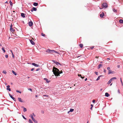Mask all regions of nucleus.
I'll return each instance as SVG.
<instances>
[{
  "label": "nucleus",
  "mask_w": 123,
  "mask_h": 123,
  "mask_svg": "<svg viewBox=\"0 0 123 123\" xmlns=\"http://www.w3.org/2000/svg\"><path fill=\"white\" fill-rule=\"evenodd\" d=\"M52 71L55 75L57 76H59L60 74L62 73V71H60L58 69L54 67H53Z\"/></svg>",
  "instance_id": "nucleus-1"
},
{
  "label": "nucleus",
  "mask_w": 123,
  "mask_h": 123,
  "mask_svg": "<svg viewBox=\"0 0 123 123\" xmlns=\"http://www.w3.org/2000/svg\"><path fill=\"white\" fill-rule=\"evenodd\" d=\"M107 3L105 2L103 3L102 4V8L99 7V8L102 9L103 8H107Z\"/></svg>",
  "instance_id": "nucleus-2"
},
{
  "label": "nucleus",
  "mask_w": 123,
  "mask_h": 123,
  "mask_svg": "<svg viewBox=\"0 0 123 123\" xmlns=\"http://www.w3.org/2000/svg\"><path fill=\"white\" fill-rule=\"evenodd\" d=\"M46 52L50 53L54 52L57 53H58L56 51H55L54 50H50V49H48L47 50H46Z\"/></svg>",
  "instance_id": "nucleus-3"
},
{
  "label": "nucleus",
  "mask_w": 123,
  "mask_h": 123,
  "mask_svg": "<svg viewBox=\"0 0 123 123\" xmlns=\"http://www.w3.org/2000/svg\"><path fill=\"white\" fill-rule=\"evenodd\" d=\"M117 79L116 77H113L111 78L108 82V84H109L111 83L112 80H114V79Z\"/></svg>",
  "instance_id": "nucleus-4"
},
{
  "label": "nucleus",
  "mask_w": 123,
  "mask_h": 123,
  "mask_svg": "<svg viewBox=\"0 0 123 123\" xmlns=\"http://www.w3.org/2000/svg\"><path fill=\"white\" fill-rule=\"evenodd\" d=\"M9 95L10 97L12 98L14 101H15L16 100V99L13 97H12V95L10 94H9Z\"/></svg>",
  "instance_id": "nucleus-5"
},
{
  "label": "nucleus",
  "mask_w": 123,
  "mask_h": 123,
  "mask_svg": "<svg viewBox=\"0 0 123 123\" xmlns=\"http://www.w3.org/2000/svg\"><path fill=\"white\" fill-rule=\"evenodd\" d=\"M10 29L12 33H13L14 32V30L12 28V25H11L10 27Z\"/></svg>",
  "instance_id": "nucleus-6"
},
{
  "label": "nucleus",
  "mask_w": 123,
  "mask_h": 123,
  "mask_svg": "<svg viewBox=\"0 0 123 123\" xmlns=\"http://www.w3.org/2000/svg\"><path fill=\"white\" fill-rule=\"evenodd\" d=\"M28 24L29 26H32L33 25V23L32 21L29 22Z\"/></svg>",
  "instance_id": "nucleus-7"
},
{
  "label": "nucleus",
  "mask_w": 123,
  "mask_h": 123,
  "mask_svg": "<svg viewBox=\"0 0 123 123\" xmlns=\"http://www.w3.org/2000/svg\"><path fill=\"white\" fill-rule=\"evenodd\" d=\"M10 86L9 85L7 86L6 89L8 90L9 91H11V89L10 88Z\"/></svg>",
  "instance_id": "nucleus-8"
},
{
  "label": "nucleus",
  "mask_w": 123,
  "mask_h": 123,
  "mask_svg": "<svg viewBox=\"0 0 123 123\" xmlns=\"http://www.w3.org/2000/svg\"><path fill=\"white\" fill-rule=\"evenodd\" d=\"M32 65L37 67H38L39 66L37 64H36L34 63H32Z\"/></svg>",
  "instance_id": "nucleus-9"
},
{
  "label": "nucleus",
  "mask_w": 123,
  "mask_h": 123,
  "mask_svg": "<svg viewBox=\"0 0 123 123\" xmlns=\"http://www.w3.org/2000/svg\"><path fill=\"white\" fill-rule=\"evenodd\" d=\"M37 10V9L36 8H35L34 7H32V9L31 10V11L32 12H33V11H36Z\"/></svg>",
  "instance_id": "nucleus-10"
},
{
  "label": "nucleus",
  "mask_w": 123,
  "mask_h": 123,
  "mask_svg": "<svg viewBox=\"0 0 123 123\" xmlns=\"http://www.w3.org/2000/svg\"><path fill=\"white\" fill-rule=\"evenodd\" d=\"M30 41L32 44L33 45L35 44V43L32 41V39L30 40Z\"/></svg>",
  "instance_id": "nucleus-11"
},
{
  "label": "nucleus",
  "mask_w": 123,
  "mask_h": 123,
  "mask_svg": "<svg viewBox=\"0 0 123 123\" xmlns=\"http://www.w3.org/2000/svg\"><path fill=\"white\" fill-rule=\"evenodd\" d=\"M104 16V13L102 12V13L100 14V16L101 17L103 18V17Z\"/></svg>",
  "instance_id": "nucleus-12"
},
{
  "label": "nucleus",
  "mask_w": 123,
  "mask_h": 123,
  "mask_svg": "<svg viewBox=\"0 0 123 123\" xmlns=\"http://www.w3.org/2000/svg\"><path fill=\"white\" fill-rule=\"evenodd\" d=\"M113 72L112 71V70H110L109 71L108 74H113Z\"/></svg>",
  "instance_id": "nucleus-13"
},
{
  "label": "nucleus",
  "mask_w": 123,
  "mask_h": 123,
  "mask_svg": "<svg viewBox=\"0 0 123 123\" xmlns=\"http://www.w3.org/2000/svg\"><path fill=\"white\" fill-rule=\"evenodd\" d=\"M105 96L107 97H108L110 96V94H109L108 93L106 92L105 94Z\"/></svg>",
  "instance_id": "nucleus-14"
},
{
  "label": "nucleus",
  "mask_w": 123,
  "mask_h": 123,
  "mask_svg": "<svg viewBox=\"0 0 123 123\" xmlns=\"http://www.w3.org/2000/svg\"><path fill=\"white\" fill-rule=\"evenodd\" d=\"M18 100L19 102H23L21 100V98H18Z\"/></svg>",
  "instance_id": "nucleus-15"
},
{
  "label": "nucleus",
  "mask_w": 123,
  "mask_h": 123,
  "mask_svg": "<svg viewBox=\"0 0 123 123\" xmlns=\"http://www.w3.org/2000/svg\"><path fill=\"white\" fill-rule=\"evenodd\" d=\"M33 5L34 6H36L38 5V4L37 3L35 2L34 3Z\"/></svg>",
  "instance_id": "nucleus-16"
},
{
  "label": "nucleus",
  "mask_w": 123,
  "mask_h": 123,
  "mask_svg": "<svg viewBox=\"0 0 123 123\" xmlns=\"http://www.w3.org/2000/svg\"><path fill=\"white\" fill-rule=\"evenodd\" d=\"M21 16H22L23 18H25V14L24 13H21Z\"/></svg>",
  "instance_id": "nucleus-17"
},
{
  "label": "nucleus",
  "mask_w": 123,
  "mask_h": 123,
  "mask_svg": "<svg viewBox=\"0 0 123 123\" xmlns=\"http://www.w3.org/2000/svg\"><path fill=\"white\" fill-rule=\"evenodd\" d=\"M44 79L45 80H46V82L47 83H49V82H50V81L48 80V79H47L46 78H44Z\"/></svg>",
  "instance_id": "nucleus-18"
},
{
  "label": "nucleus",
  "mask_w": 123,
  "mask_h": 123,
  "mask_svg": "<svg viewBox=\"0 0 123 123\" xmlns=\"http://www.w3.org/2000/svg\"><path fill=\"white\" fill-rule=\"evenodd\" d=\"M22 107L23 108H24L23 111L24 112H25L27 111V110L26 108H25L23 107Z\"/></svg>",
  "instance_id": "nucleus-19"
},
{
  "label": "nucleus",
  "mask_w": 123,
  "mask_h": 123,
  "mask_svg": "<svg viewBox=\"0 0 123 123\" xmlns=\"http://www.w3.org/2000/svg\"><path fill=\"white\" fill-rule=\"evenodd\" d=\"M119 22L120 23H123V20L122 19H120L119 20Z\"/></svg>",
  "instance_id": "nucleus-20"
},
{
  "label": "nucleus",
  "mask_w": 123,
  "mask_h": 123,
  "mask_svg": "<svg viewBox=\"0 0 123 123\" xmlns=\"http://www.w3.org/2000/svg\"><path fill=\"white\" fill-rule=\"evenodd\" d=\"M33 121L35 123H37V121L34 118L32 119Z\"/></svg>",
  "instance_id": "nucleus-21"
},
{
  "label": "nucleus",
  "mask_w": 123,
  "mask_h": 123,
  "mask_svg": "<svg viewBox=\"0 0 123 123\" xmlns=\"http://www.w3.org/2000/svg\"><path fill=\"white\" fill-rule=\"evenodd\" d=\"M12 73L14 74L15 75H16L17 73H16L13 70H12Z\"/></svg>",
  "instance_id": "nucleus-22"
},
{
  "label": "nucleus",
  "mask_w": 123,
  "mask_h": 123,
  "mask_svg": "<svg viewBox=\"0 0 123 123\" xmlns=\"http://www.w3.org/2000/svg\"><path fill=\"white\" fill-rule=\"evenodd\" d=\"M83 46V45L82 44H80L79 45V46L81 48H82Z\"/></svg>",
  "instance_id": "nucleus-23"
},
{
  "label": "nucleus",
  "mask_w": 123,
  "mask_h": 123,
  "mask_svg": "<svg viewBox=\"0 0 123 123\" xmlns=\"http://www.w3.org/2000/svg\"><path fill=\"white\" fill-rule=\"evenodd\" d=\"M55 63L56 64V65H58L59 64V65H61V64L59 63V62H55Z\"/></svg>",
  "instance_id": "nucleus-24"
},
{
  "label": "nucleus",
  "mask_w": 123,
  "mask_h": 123,
  "mask_svg": "<svg viewBox=\"0 0 123 123\" xmlns=\"http://www.w3.org/2000/svg\"><path fill=\"white\" fill-rule=\"evenodd\" d=\"M102 66V65L101 64H99L98 65V68H100V67Z\"/></svg>",
  "instance_id": "nucleus-25"
},
{
  "label": "nucleus",
  "mask_w": 123,
  "mask_h": 123,
  "mask_svg": "<svg viewBox=\"0 0 123 123\" xmlns=\"http://www.w3.org/2000/svg\"><path fill=\"white\" fill-rule=\"evenodd\" d=\"M101 76H98V78L96 79V80H99L100 79V77Z\"/></svg>",
  "instance_id": "nucleus-26"
},
{
  "label": "nucleus",
  "mask_w": 123,
  "mask_h": 123,
  "mask_svg": "<svg viewBox=\"0 0 123 123\" xmlns=\"http://www.w3.org/2000/svg\"><path fill=\"white\" fill-rule=\"evenodd\" d=\"M74 109L71 108L70 109V111L71 112H73L74 111Z\"/></svg>",
  "instance_id": "nucleus-27"
},
{
  "label": "nucleus",
  "mask_w": 123,
  "mask_h": 123,
  "mask_svg": "<svg viewBox=\"0 0 123 123\" xmlns=\"http://www.w3.org/2000/svg\"><path fill=\"white\" fill-rule=\"evenodd\" d=\"M10 3V5L11 6H12V3L11 1H10L9 2Z\"/></svg>",
  "instance_id": "nucleus-28"
},
{
  "label": "nucleus",
  "mask_w": 123,
  "mask_h": 123,
  "mask_svg": "<svg viewBox=\"0 0 123 123\" xmlns=\"http://www.w3.org/2000/svg\"><path fill=\"white\" fill-rule=\"evenodd\" d=\"M29 122L30 123H33V122L32 121L31 119H30L29 120Z\"/></svg>",
  "instance_id": "nucleus-29"
},
{
  "label": "nucleus",
  "mask_w": 123,
  "mask_h": 123,
  "mask_svg": "<svg viewBox=\"0 0 123 123\" xmlns=\"http://www.w3.org/2000/svg\"><path fill=\"white\" fill-rule=\"evenodd\" d=\"M30 117H31V118H32V119H33L34 118L33 117V116L32 115H31L30 116Z\"/></svg>",
  "instance_id": "nucleus-30"
},
{
  "label": "nucleus",
  "mask_w": 123,
  "mask_h": 123,
  "mask_svg": "<svg viewBox=\"0 0 123 123\" xmlns=\"http://www.w3.org/2000/svg\"><path fill=\"white\" fill-rule=\"evenodd\" d=\"M3 73L5 74H6L7 73L6 71H3Z\"/></svg>",
  "instance_id": "nucleus-31"
},
{
  "label": "nucleus",
  "mask_w": 123,
  "mask_h": 123,
  "mask_svg": "<svg viewBox=\"0 0 123 123\" xmlns=\"http://www.w3.org/2000/svg\"><path fill=\"white\" fill-rule=\"evenodd\" d=\"M11 52H12V57L13 58H14V55L13 54V53H12V50H11Z\"/></svg>",
  "instance_id": "nucleus-32"
},
{
  "label": "nucleus",
  "mask_w": 123,
  "mask_h": 123,
  "mask_svg": "<svg viewBox=\"0 0 123 123\" xmlns=\"http://www.w3.org/2000/svg\"><path fill=\"white\" fill-rule=\"evenodd\" d=\"M41 35L43 37H45V35L43 33H41Z\"/></svg>",
  "instance_id": "nucleus-33"
},
{
  "label": "nucleus",
  "mask_w": 123,
  "mask_h": 123,
  "mask_svg": "<svg viewBox=\"0 0 123 123\" xmlns=\"http://www.w3.org/2000/svg\"><path fill=\"white\" fill-rule=\"evenodd\" d=\"M2 50H3V51L4 52H5V50L4 49V48H3V47L2 48Z\"/></svg>",
  "instance_id": "nucleus-34"
},
{
  "label": "nucleus",
  "mask_w": 123,
  "mask_h": 123,
  "mask_svg": "<svg viewBox=\"0 0 123 123\" xmlns=\"http://www.w3.org/2000/svg\"><path fill=\"white\" fill-rule=\"evenodd\" d=\"M107 70H110V67H108L107 68Z\"/></svg>",
  "instance_id": "nucleus-35"
},
{
  "label": "nucleus",
  "mask_w": 123,
  "mask_h": 123,
  "mask_svg": "<svg viewBox=\"0 0 123 123\" xmlns=\"http://www.w3.org/2000/svg\"><path fill=\"white\" fill-rule=\"evenodd\" d=\"M95 73L96 75H98V73L97 72H95Z\"/></svg>",
  "instance_id": "nucleus-36"
},
{
  "label": "nucleus",
  "mask_w": 123,
  "mask_h": 123,
  "mask_svg": "<svg viewBox=\"0 0 123 123\" xmlns=\"http://www.w3.org/2000/svg\"><path fill=\"white\" fill-rule=\"evenodd\" d=\"M43 96H46L47 97H49V96L48 95H43Z\"/></svg>",
  "instance_id": "nucleus-37"
},
{
  "label": "nucleus",
  "mask_w": 123,
  "mask_h": 123,
  "mask_svg": "<svg viewBox=\"0 0 123 123\" xmlns=\"http://www.w3.org/2000/svg\"><path fill=\"white\" fill-rule=\"evenodd\" d=\"M120 79L121 82V83L122 85H123V83L122 82V80L121 78Z\"/></svg>",
  "instance_id": "nucleus-38"
},
{
  "label": "nucleus",
  "mask_w": 123,
  "mask_h": 123,
  "mask_svg": "<svg viewBox=\"0 0 123 123\" xmlns=\"http://www.w3.org/2000/svg\"><path fill=\"white\" fill-rule=\"evenodd\" d=\"M28 90H29L31 91V92L32 91V89L31 88H28Z\"/></svg>",
  "instance_id": "nucleus-39"
},
{
  "label": "nucleus",
  "mask_w": 123,
  "mask_h": 123,
  "mask_svg": "<svg viewBox=\"0 0 123 123\" xmlns=\"http://www.w3.org/2000/svg\"><path fill=\"white\" fill-rule=\"evenodd\" d=\"M16 92H19L21 93V92H20L18 90H16Z\"/></svg>",
  "instance_id": "nucleus-40"
},
{
  "label": "nucleus",
  "mask_w": 123,
  "mask_h": 123,
  "mask_svg": "<svg viewBox=\"0 0 123 123\" xmlns=\"http://www.w3.org/2000/svg\"><path fill=\"white\" fill-rule=\"evenodd\" d=\"M35 69L34 68H32L31 70V71H33V70H34V69Z\"/></svg>",
  "instance_id": "nucleus-41"
},
{
  "label": "nucleus",
  "mask_w": 123,
  "mask_h": 123,
  "mask_svg": "<svg viewBox=\"0 0 123 123\" xmlns=\"http://www.w3.org/2000/svg\"><path fill=\"white\" fill-rule=\"evenodd\" d=\"M113 11L114 12H117V10H116L115 9H113Z\"/></svg>",
  "instance_id": "nucleus-42"
},
{
  "label": "nucleus",
  "mask_w": 123,
  "mask_h": 123,
  "mask_svg": "<svg viewBox=\"0 0 123 123\" xmlns=\"http://www.w3.org/2000/svg\"><path fill=\"white\" fill-rule=\"evenodd\" d=\"M40 69L39 68H38L36 70V71H37L39 70Z\"/></svg>",
  "instance_id": "nucleus-43"
},
{
  "label": "nucleus",
  "mask_w": 123,
  "mask_h": 123,
  "mask_svg": "<svg viewBox=\"0 0 123 123\" xmlns=\"http://www.w3.org/2000/svg\"><path fill=\"white\" fill-rule=\"evenodd\" d=\"M22 117L24 119H26V118L23 115H22Z\"/></svg>",
  "instance_id": "nucleus-44"
},
{
  "label": "nucleus",
  "mask_w": 123,
  "mask_h": 123,
  "mask_svg": "<svg viewBox=\"0 0 123 123\" xmlns=\"http://www.w3.org/2000/svg\"><path fill=\"white\" fill-rule=\"evenodd\" d=\"M8 55H5V57L6 58H8Z\"/></svg>",
  "instance_id": "nucleus-45"
},
{
  "label": "nucleus",
  "mask_w": 123,
  "mask_h": 123,
  "mask_svg": "<svg viewBox=\"0 0 123 123\" xmlns=\"http://www.w3.org/2000/svg\"><path fill=\"white\" fill-rule=\"evenodd\" d=\"M95 100H92V102L93 103H94L95 102Z\"/></svg>",
  "instance_id": "nucleus-46"
},
{
  "label": "nucleus",
  "mask_w": 123,
  "mask_h": 123,
  "mask_svg": "<svg viewBox=\"0 0 123 123\" xmlns=\"http://www.w3.org/2000/svg\"><path fill=\"white\" fill-rule=\"evenodd\" d=\"M94 48V46H92V47H91V49H92L93 48Z\"/></svg>",
  "instance_id": "nucleus-47"
},
{
  "label": "nucleus",
  "mask_w": 123,
  "mask_h": 123,
  "mask_svg": "<svg viewBox=\"0 0 123 123\" xmlns=\"http://www.w3.org/2000/svg\"><path fill=\"white\" fill-rule=\"evenodd\" d=\"M106 70L105 69H104V72L105 73H106Z\"/></svg>",
  "instance_id": "nucleus-48"
},
{
  "label": "nucleus",
  "mask_w": 123,
  "mask_h": 123,
  "mask_svg": "<svg viewBox=\"0 0 123 123\" xmlns=\"http://www.w3.org/2000/svg\"><path fill=\"white\" fill-rule=\"evenodd\" d=\"M32 114L33 115V116H34V117H35L36 116V115H34V113H33Z\"/></svg>",
  "instance_id": "nucleus-49"
},
{
  "label": "nucleus",
  "mask_w": 123,
  "mask_h": 123,
  "mask_svg": "<svg viewBox=\"0 0 123 123\" xmlns=\"http://www.w3.org/2000/svg\"><path fill=\"white\" fill-rule=\"evenodd\" d=\"M84 77H82L81 76V78H82V79H83L84 78Z\"/></svg>",
  "instance_id": "nucleus-50"
},
{
  "label": "nucleus",
  "mask_w": 123,
  "mask_h": 123,
  "mask_svg": "<svg viewBox=\"0 0 123 123\" xmlns=\"http://www.w3.org/2000/svg\"><path fill=\"white\" fill-rule=\"evenodd\" d=\"M91 107H93V105H92V104L91 105Z\"/></svg>",
  "instance_id": "nucleus-51"
},
{
  "label": "nucleus",
  "mask_w": 123,
  "mask_h": 123,
  "mask_svg": "<svg viewBox=\"0 0 123 123\" xmlns=\"http://www.w3.org/2000/svg\"><path fill=\"white\" fill-rule=\"evenodd\" d=\"M78 75L79 76H81V75H80V74H79Z\"/></svg>",
  "instance_id": "nucleus-52"
},
{
  "label": "nucleus",
  "mask_w": 123,
  "mask_h": 123,
  "mask_svg": "<svg viewBox=\"0 0 123 123\" xmlns=\"http://www.w3.org/2000/svg\"><path fill=\"white\" fill-rule=\"evenodd\" d=\"M95 57L96 58H98V56H96V57Z\"/></svg>",
  "instance_id": "nucleus-53"
},
{
  "label": "nucleus",
  "mask_w": 123,
  "mask_h": 123,
  "mask_svg": "<svg viewBox=\"0 0 123 123\" xmlns=\"http://www.w3.org/2000/svg\"><path fill=\"white\" fill-rule=\"evenodd\" d=\"M119 1L120 2L121 1V0H122L123 1V0H119Z\"/></svg>",
  "instance_id": "nucleus-54"
},
{
  "label": "nucleus",
  "mask_w": 123,
  "mask_h": 123,
  "mask_svg": "<svg viewBox=\"0 0 123 123\" xmlns=\"http://www.w3.org/2000/svg\"><path fill=\"white\" fill-rule=\"evenodd\" d=\"M118 92L119 93H120V91H119V90H118Z\"/></svg>",
  "instance_id": "nucleus-55"
},
{
  "label": "nucleus",
  "mask_w": 123,
  "mask_h": 123,
  "mask_svg": "<svg viewBox=\"0 0 123 123\" xmlns=\"http://www.w3.org/2000/svg\"><path fill=\"white\" fill-rule=\"evenodd\" d=\"M87 80V78H86V79L85 80V81H86Z\"/></svg>",
  "instance_id": "nucleus-56"
},
{
  "label": "nucleus",
  "mask_w": 123,
  "mask_h": 123,
  "mask_svg": "<svg viewBox=\"0 0 123 123\" xmlns=\"http://www.w3.org/2000/svg\"><path fill=\"white\" fill-rule=\"evenodd\" d=\"M80 56H77L76 57H77V58H78L79 57H80Z\"/></svg>",
  "instance_id": "nucleus-57"
},
{
  "label": "nucleus",
  "mask_w": 123,
  "mask_h": 123,
  "mask_svg": "<svg viewBox=\"0 0 123 123\" xmlns=\"http://www.w3.org/2000/svg\"><path fill=\"white\" fill-rule=\"evenodd\" d=\"M119 66H119V65H117V67H118V68L119 67Z\"/></svg>",
  "instance_id": "nucleus-58"
},
{
  "label": "nucleus",
  "mask_w": 123,
  "mask_h": 123,
  "mask_svg": "<svg viewBox=\"0 0 123 123\" xmlns=\"http://www.w3.org/2000/svg\"><path fill=\"white\" fill-rule=\"evenodd\" d=\"M107 59H108V60H110V58H107Z\"/></svg>",
  "instance_id": "nucleus-59"
},
{
  "label": "nucleus",
  "mask_w": 123,
  "mask_h": 123,
  "mask_svg": "<svg viewBox=\"0 0 123 123\" xmlns=\"http://www.w3.org/2000/svg\"><path fill=\"white\" fill-rule=\"evenodd\" d=\"M92 107H91V110H92Z\"/></svg>",
  "instance_id": "nucleus-60"
},
{
  "label": "nucleus",
  "mask_w": 123,
  "mask_h": 123,
  "mask_svg": "<svg viewBox=\"0 0 123 123\" xmlns=\"http://www.w3.org/2000/svg\"><path fill=\"white\" fill-rule=\"evenodd\" d=\"M42 113H44V112L43 111H42Z\"/></svg>",
  "instance_id": "nucleus-61"
},
{
  "label": "nucleus",
  "mask_w": 123,
  "mask_h": 123,
  "mask_svg": "<svg viewBox=\"0 0 123 123\" xmlns=\"http://www.w3.org/2000/svg\"><path fill=\"white\" fill-rule=\"evenodd\" d=\"M27 78H28V79H29V78H30V77H27Z\"/></svg>",
  "instance_id": "nucleus-62"
},
{
  "label": "nucleus",
  "mask_w": 123,
  "mask_h": 123,
  "mask_svg": "<svg viewBox=\"0 0 123 123\" xmlns=\"http://www.w3.org/2000/svg\"><path fill=\"white\" fill-rule=\"evenodd\" d=\"M112 83H111V84L110 85V86H111V85H112Z\"/></svg>",
  "instance_id": "nucleus-63"
},
{
  "label": "nucleus",
  "mask_w": 123,
  "mask_h": 123,
  "mask_svg": "<svg viewBox=\"0 0 123 123\" xmlns=\"http://www.w3.org/2000/svg\"><path fill=\"white\" fill-rule=\"evenodd\" d=\"M87 123H88V122H87Z\"/></svg>",
  "instance_id": "nucleus-64"
}]
</instances>
